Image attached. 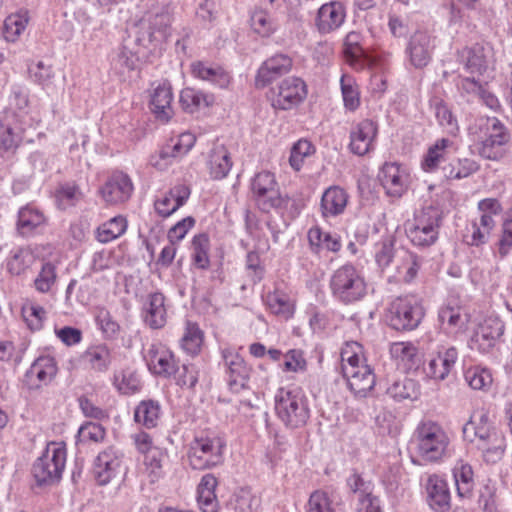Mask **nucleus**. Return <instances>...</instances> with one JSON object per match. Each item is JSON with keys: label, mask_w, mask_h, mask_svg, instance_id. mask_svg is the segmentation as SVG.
<instances>
[{"label": "nucleus", "mask_w": 512, "mask_h": 512, "mask_svg": "<svg viewBox=\"0 0 512 512\" xmlns=\"http://www.w3.org/2000/svg\"><path fill=\"white\" fill-rule=\"evenodd\" d=\"M423 316V307L414 296L399 297L391 304L389 323L396 330H413Z\"/></svg>", "instance_id": "9"}, {"label": "nucleus", "mask_w": 512, "mask_h": 512, "mask_svg": "<svg viewBox=\"0 0 512 512\" xmlns=\"http://www.w3.org/2000/svg\"><path fill=\"white\" fill-rule=\"evenodd\" d=\"M225 446V439L215 432L197 436L191 443L188 453L191 467L205 470L220 465L224 459Z\"/></svg>", "instance_id": "3"}, {"label": "nucleus", "mask_w": 512, "mask_h": 512, "mask_svg": "<svg viewBox=\"0 0 512 512\" xmlns=\"http://www.w3.org/2000/svg\"><path fill=\"white\" fill-rule=\"evenodd\" d=\"M453 475L458 496L460 498L470 497L474 487L472 467L460 461L455 465Z\"/></svg>", "instance_id": "45"}, {"label": "nucleus", "mask_w": 512, "mask_h": 512, "mask_svg": "<svg viewBox=\"0 0 512 512\" xmlns=\"http://www.w3.org/2000/svg\"><path fill=\"white\" fill-rule=\"evenodd\" d=\"M28 23V12L20 10L6 17L2 26V33L8 42H14L25 30Z\"/></svg>", "instance_id": "48"}, {"label": "nucleus", "mask_w": 512, "mask_h": 512, "mask_svg": "<svg viewBox=\"0 0 512 512\" xmlns=\"http://www.w3.org/2000/svg\"><path fill=\"white\" fill-rule=\"evenodd\" d=\"M426 491L428 503L435 512H447L450 507V492L447 483L438 475H431L427 479Z\"/></svg>", "instance_id": "28"}, {"label": "nucleus", "mask_w": 512, "mask_h": 512, "mask_svg": "<svg viewBox=\"0 0 512 512\" xmlns=\"http://www.w3.org/2000/svg\"><path fill=\"white\" fill-rule=\"evenodd\" d=\"M329 288L334 299L348 305L360 301L367 292V284L360 270L353 264H344L333 271Z\"/></svg>", "instance_id": "2"}, {"label": "nucleus", "mask_w": 512, "mask_h": 512, "mask_svg": "<svg viewBox=\"0 0 512 512\" xmlns=\"http://www.w3.org/2000/svg\"><path fill=\"white\" fill-rule=\"evenodd\" d=\"M459 59L466 71L472 75L482 76L488 69L485 49L479 44L463 48L459 52Z\"/></svg>", "instance_id": "33"}, {"label": "nucleus", "mask_w": 512, "mask_h": 512, "mask_svg": "<svg viewBox=\"0 0 512 512\" xmlns=\"http://www.w3.org/2000/svg\"><path fill=\"white\" fill-rule=\"evenodd\" d=\"M496 226L494 218L489 215H480L479 220L471 222L470 234L466 236L468 245L479 247L488 242Z\"/></svg>", "instance_id": "40"}, {"label": "nucleus", "mask_w": 512, "mask_h": 512, "mask_svg": "<svg viewBox=\"0 0 512 512\" xmlns=\"http://www.w3.org/2000/svg\"><path fill=\"white\" fill-rule=\"evenodd\" d=\"M123 472V455L114 447L101 451L94 460L93 474L99 485H107Z\"/></svg>", "instance_id": "14"}, {"label": "nucleus", "mask_w": 512, "mask_h": 512, "mask_svg": "<svg viewBox=\"0 0 512 512\" xmlns=\"http://www.w3.org/2000/svg\"><path fill=\"white\" fill-rule=\"evenodd\" d=\"M105 434L102 424L93 421L85 422L78 430V438L81 442L98 443L104 440Z\"/></svg>", "instance_id": "63"}, {"label": "nucleus", "mask_w": 512, "mask_h": 512, "mask_svg": "<svg viewBox=\"0 0 512 512\" xmlns=\"http://www.w3.org/2000/svg\"><path fill=\"white\" fill-rule=\"evenodd\" d=\"M343 375L349 389L357 397H365L375 385V375L366 362L357 365L345 364Z\"/></svg>", "instance_id": "17"}, {"label": "nucleus", "mask_w": 512, "mask_h": 512, "mask_svg": "<svg viewBox=\"0 0 512 512\" xmlns=\"http://www.w3.org/2000/svg\"><path fill=\"white\" fill-rule=\"evenodd\" d=\"M95 320L106 339L116 338L120 331V325L113 319L108 310L104 308L99 309Z\"/></svg>", "instance_id": "62"}, {"label": "nucleus", "mask_w": 512, "mask_h": 512, "mask_svg": "<svg viewBox=\"0 0 512 512\" xmlns=\"http://www.w3.org/2000/svg\"><path fill=\"white\" fill-rule=\"evenodd\" d=\"M348 203V194L338 186L327 188L321 198V212L325 218L342 214Z\"/></svg>", "instance_id": "31"}, {"label": "nucleus", "mask_w": 512, "mask_h": 512, "mask_svg": "<svg viewBox=\"0 0 512 512\" xmlns=\"http://www.w3.org/2000/svg\"><path fill=\"white\" fill-rule=\"evenodd\" d=\"M208 167L212 178H225L232 168L229 151L224 146L215 147L210 153Z\"/></svg>", "instance_id": "42"}, {"label": "nucleus", "mask_w": 512, "mask_h": 512, "mask_svg": "<svg viewBox=\"0 0 512 512\" xmlns=\"http://www.w3.org/2000/svg\"><path fill=\"white\" fill-rule=\"evenodd\" d=\"M251 191L257 206L264 212L287 206L288 197L280 194L275 175L269 171L259 172L253 177Z\"/></svg>", "instance_id": "8"}, {"label": "nucleus", "mask_w": 512, "mask_h": 512, "mask_svg": "<svg viewBox=\"0 0 512 512\" xmlns=\"http://www.w3.org/2000/svg\"><path fill=\"white\" fill-rule=\"evenodd\" d=\"M149 371L162 378H170L177 372V363L173 352L161 342L152 343L145 355Z\"/></svg>", "instance_id": "13"}, {"label": "nucleus", "mask_w": 512, "mask_h": 512, "mask_svg": "<svg viewBox=\"0 0 512 512\" xmlns=\"http://www.w3.org/2000/svg\"><path fill=\"white\" fill-rule=\"evenodd\" d=\"M221 356L229 389L233 393H239L247 389L251 367L247 365L243 357L232 347L222 348Z\"/></svg>", "instance_id": "10"}, {"label": "nucleus", "mask_w": 512, "mask_h": 512, "mask_svg": "<svg viewBox=\"0 0 512 512\" xmlns=\"http://www.w3.org/2000/svg\"><path fill=\"white\" fill-rule=\"evenodd\" d=\"M306 95L304 81L298 77H288L272 91L271 104L275 109L289 110L300 104Z\"/></svg>", "instance_id": "12"}, {"label": "nucleus", "mask_w": 512, "mask_h": 512, "mask_svg": "<svg viewBox=\"0 0 512 512\" xmlns=\"http://www.w3.org/2000/svg\"><path fill=\"white\" fill-rule=\"evenodd\" d=\"M46 218L42 211L33 205L22 207L18 212L17 231L22 236H29L44 227Z\"/></svg>", "instance_id": "35"}, {"label": "nucleus", "mask_w": 512, "mask_h": 512, "mask_svg": "<svg viewBox=\"0 0 512 512\" xmlns=\"http://www.w3.org/2000/svg\"><path fill=\"white\" fill-rule=\"evenodd\" d=\"M192 249L194 265L202 270L208 269L210 266V241L208 235L202 233L194 236L192 241Z\"/></svg>", "instance_id": "53"}, {"label": "nucleus", "mask_w": 512, "mask_h": 512, "mask_svg": "<svg viewBox=\"0 0 512 512\" xmlns=\"http://www.w3.org/2000/svg\"><path fill=\"white\" fill-rule=\"evenodd\" d=\"M35 261L34 253L27 247L13 250L7 260V270L13 275H20L32 266Z\"/></svg>", "instance_id": "47"}, {"label": "nucleus", "mask_w": 512, "mask_h": 512, "mask_svg": "<svg viewBox=\"0 0 512 512\" xmlns=\"http://www.w3.org/2000/svg\"><path fill=\"white\" fill-rule=\"evenodd\" d=\"M361 42L362 36L356 31L349 32L344 39L343 52L350 65H354L365 55Z\"/></svg>", "instance_id": "60"}, {"label": "nucleus", "mask_w": 512, "mask_h": 512, "mask_svg": "<svg viewBox=\"0 0 512 512\" xmlns=\"http://www.w3.org/2000/svg\"><path fill=\"white\" fill-rule=\"evenodd\" d=\"M346 12L343 4L331 1L323 4L317 13L316 26L321 33H330L338 29L345 21Z\"/></svg>", "instance_id": "23"}, {"label": "nucleus", "mask_w": 512, "mask_h": 512, "mask_svg": "<svg viewBox=\"0 0 512 512\" xmlns=\"http://www.w3.org/2000/svg\"><path fill=\"white\" fill-rule=\"evenodd\" d=\"M438 320L441 328L449 334L456 333L465 324L460 308L453 306L441 307L438 312Z\"/></svg>", "instance_id": "51"}, {"label": "nucleus", "mask_w": 512, "mask_h": 512, "mask_svg": "<svg viewBox=\"0 0 512 512\" xmlns=\"http://www.w3.org/2000/svg\"><path fill=\"white\" fill-rule=\"evenodd\" d=\"M22 316L31 330H40L46 318L45 309L35 302L29 301L22 306Z\"/></svg>", "instance_id": "61"}, {"label": "nucleus", "mask_w": 512, "mask_h": 512, "mask_svg": "<svg viewBox=\"0 0 512 512\" xmlns=\"http://www.w3.org/2000/svg\"><path fill=\"white\" fill-rule=\"evenodd\" d=\"M113 384L115 388L124 395L138 392L141 388V381L138 373L131 368H124L114 373Z\"/></svg>", "instance_id": "44"}, {"label": "nucleus", "mask_w": 512, "mask_h": 512, "mask_svg": "<svg viewBox=\"0 0 512 512\" xmlns=\"http://www.w3.org/2000/svg\"><path fill=\"white\" fill-rule=\"evenodd\" d=\"M189 196L190 189L188 186L176 185L155 201V209L162 217H168L184 205Z\"/></svg>", "instance_id": "30"}, {"label": "nucleus", "mask_w": 512, "mask_h": 512, "mask_svg": "<svg viewBox=\"0 0 512 512\" xmlns=\"http://www.w3.org/2000/svg\"><path fill=\"white\" fill-rule=\"evenodd\" d=\"M434 46V40L430 34L425 31H416L410 37L406 48L410 63L415 68L425 67L431 60Z\"/></svg>", "instance_id": "20"}, {"label": "nucleus", "mask_w": 512, "mask_h": 512, "mask_svg": "<svg viewBox=\"0 0 512 512\" xmlns=\"http://www.w3.org/2000/svg\"><path fill=\"white\" fill-rule=\"evenodd\" d=\"M452 146V141L447 138H441L431 146L424 158L422 166L426 171H432L438 167L439 163L445 159L447 149Z\"/></svg>", "instance_id": "55"}, {"label": "nucleus", "mask_w": 512, "mask_h": 512, "mask_svg": "<svg viewBox=\"0 0 512 512\" xmlns=\"http://www.w3.org/2000/svg\"><path fill=\"white\" fill-rule=\"evenodd\" d=\"M126 229V219L122 216H116L97 228L96 238L101 243H108L123 235Z\"/></svg>", "instance_id": "46"}, {"label": "nucleus", "mask_w": 512, "mask_h": 512, "mask_svg": "<svg viewBox=\"0 0 512 512\" xmlns=\"http://www.w3.org/2000/svg\"><path fill=\"white\" fill-rule=\"evenodd\" d=\"M174 8L169 1L153 5L142 17L128 29V39L111 61V69L122 79H126L136 70L140 53L131 48L132 42L150 52L160 50L172 34Z\"/></svg>", "instance_id": "1"}, {"label": "nucleus", "mask_w": 512, "mask_h": 512, "mask_svg": "<svg viewBox=\"0 0 512 512\" xmlns=\"http://www.w3.org/2000/svg\"><path fill=\"white\" fill-rule=\"evenodd\" d=\"M378 135V124L371 119H364L352 126L350 130V151L364 156L375 148Z\"/></svg>", "instance_id": "16"}, {"label": "nucleus", "mask_w": 512, "mask_h": 512, "mask_svg": "<svg viewBox=\"0 0 512 512\" xmlns=\"http://www.w3.org/2000/svg\"><path fill=\"white\" fill-rule=\"evenodd\" d=\"M144 473L151 483L158 481L164 475V465L167 452L161 448H151L143 454Z\"/></svg>", "instance_id": "41"}, {"label": "nucleus", "mask_w": 512, "mask_h": 512, "mask_svg": "<svg viewBox=\"0 0 512 512\" xmlns=\"http://www.w3.org/2000/svg\"><path fill=\"white\" fill-rule=\"evenodd\" d=\"M497 434L488 418H470L463 426L464 438L472 443L479 441L480 445L487 444Z\"/></svg>", "instance_id": "37"}, {"label": "nucleus", "mask_w": 512, "mask_h": 512, "mask_svg": "<svg viewBox=\"0 0 512 512\" xmlns=\"http://www.w3.org/2000/svg\"><path fill=\"white\" fill-rule=\"evenodd\" d=\"M196 137L190 132L180 134L177 138H173L167 143L159 153L150 157V164L159 169H166L174 159L180 158L187 154L194 146Z\"/></svg>", "instance_id": "15"}, {"label": "nucleus", "mask_w": 512, "mask_h": 512, "mask_svg": "<svg viewBox=\"0 0 512 512\" xmlns=\"http://www.w3.org/2000/svg\"><path fill=\"white\" fill-rule=\"evenodd\" d=\"M204 335L199 326L191 321L186 322L185 331L181 338V347L189 355H197L202 347Z\"/></svg>", "instance_id": "49"}, {"label": "nucleus", "mask_w": 512, "mask_h": 512, "mask_svg": "<svg viewBox=\"0 0 512 512\" xmlns=\"http://www.w3.org/2000/svg\"><path fill=\"white\" fill-rule=\"evenodd\" d=\"M131 178L124 172L112 173L100 189V194L108 204H119L127 201L133 192Z\"/></svg>", "instance_id": "18"}, {"label": "nucleus", "mask_w": 512, "mask_h": 512, "mask_svg": "<svg viewBox=\"0 0 512 512\" xmlns=\"http://www.w3.org/2000/svg\"><path fill=\"white\" fill-rule=\"evenodd\" d=\"M212 97L194 88H185L180 93L182 108L189 113L207 107L211 104Z\"/></svg>", "instance_id": "50"}, {"label": "nucleus", "mask_w": 512, "mask_h": 512, "mask_svg": "<svg viewBox=\"0 0 512 512\" xmlns=\"http://www.w3.org/2000/svg\"><path fill=\"white\" fill-rule=\"evenodd\" d=\"M442 213L433 206H427L415 214L413 222L409 223L406 233L414 246L428 247L438 239Z\"/></svg>", "instance_id": "6"}, {"label": "nucleus", "mask_w": 512, "mask_h": 512, "mask_svg": "<svg viewBox=\"0 0 512 512\" xmlns=\"http://www.w3.org/2000/svg\"><path fill=\"white\" fill-rule=\"evenodd\" d=\"M57 374V364L51 356H40L26 372V381L31 388L49 384Z\"/></svg>", "instance_id": "22"}, {"label": "nucleus", "mask_w": 512, "mask_h": 512, "mask_svg": "<svg viewBox=\"0 0 512 512\" xmlns=\"http://www.w3.org/2000/svg\"><path fill=\"white\" fill-rule=\"evenodd\" d=\"M81 361L96 373H106L112 363L111 349L105 343L89 346L81 355Z\"/></svg>", "instance_id": "29"}, {"label": "nucleus", "mask_w": 512, "mask_h": 512, "mask_svg": "<svg viewBox=\"0 0 512 512\" xmlns=\"http://www.w3.org/2000/svg\"><path fill=\"white\" fill-rule=\"evenodd\" d=\"M503 333V323L498 318H488L479 326L473 342L481 353H489Z\"/></svg>", "instance_id": "24"}, {"label": "nucleus", "mask_w": 512, "mask_h": 512, "mask_svg": "<svg viewBox=\"0 0 512 512\" xmlns=\"http://www.w3.org/2000/svg\"><path fill=\"white\" fill-rule=\"evenodd\" d=\"M420 265V258L415 253L405 248H399V255L388 272L390 274L389 279L393 278L396 282L410 283L416 278Z\"/></svg>", "instance_id": "21"}, {"label": "nucleus", "mask_w": 512, "mask_h": 512, "mask_svg": "<svg viewBox=\"0 0 512 512\" xmlns=\"http://www.w3.org/2000/svg\"><path fill=\"white\" fill-rule=\"evenodd\" d=\"M251 27L255 33L262 37L271 36L277 29V24L269 13L263 9H256L251 15Z\"/></svg>", "instance_id": "56"}, {"label": "nucleus", "mask_w": 512, "mask_h": 512, "mask_svg": "<svg viewBox=\"0 0 512 512\" xmlns=\"http://www.w3.org/2000/svg\"><path fill=\"white\" fill-rule=\"evenodd\" d=\"M306 512H341V507L333 493L319 489L311 493Z\"/></svg>", "instance_id": "43"}, {"label": "nucleus", "mask_w": 512, "mask_h": 512, "mask_svg": "<svg viewBox=\"0 0 512 512\" xmlns=\"http://www.w3.org/2000/svg\"><path fill=\"white\" fill-rule=\"evenodd\" d=\"M66 448L62 442H50L32 467V474L38 484L58 482L65 468Z\"/></svg>", "instance_id": "5"}, {"label": "nucleus", "mask_w": 512, "mask_h": 512, "mask_svg": "<svg viewBox=\"0 0 512 512\" xmlns=\"http://www.w3.org/2000/svg\"><path fill=\"white\" fill-rule=\"evenodd\" d=\"M143 319L152 329H160L166 324L167 310L162 293L154 292L147 296L143 304Z\"/></svg>", "instance_id": "26"}, {"label": "nucleus", "mask_w": 512, "mask_h": 512, "mask_svg": "<svg viewBox=\"0 0 512 512\" xmlns=\"http://www.w3.org/2000/svg\"><path fill=\"white\" fill-rule=\"evenodd\" d=\"M191 71L194 77L208 81L219 88H227L231 81L229 73L218 65L196 61L191 64Z\"/></svg>", "instance_id": "32"}, {"label": "nucleus", "mask_w": 512, "mask_h": 512, "mask_svg": "<svg viewBox=\"0 0 512 512\" xmlns=\"http://www.w3.org/2000/svg\"><path fill=\"white\" fill-rule=\"evenodd\" d=\"M399 255V248L395 247L393 236L386 234L374 245V259L383 272H389Z\"/></svg>", "instance_id": "34"}, {"label": "nucleus", "mask_w": 512, "mask_h": 512, "mask_svg": "<svg viewBox=\"0 0 512 512\" xmlns=\"http://www.w3.org/2000/svg\"><path fill=\"white\" fill-rule=\"evenodd\" d=\"M386 395L395 402L414 401L420 395V387L415 380L403 377L389 384Z\"/></svg>", "instance_id": "38"}, {"label": "nucleus", "mask_w": 512, "mask_h": 512, "mask_svg": "<svg viewBox=\"0 0 512 512\" xmlns=\"http://www.w3.org/2000/svg\"><path fill=\"white\" fill-rule=\"evenodd\" d=\"M309 244L314 252L320 249H326L330 252L340 251L341 237L337 233L323 231L320 227L315 226L308 230L307 233Z\"/></svg>", "instance_id": "39"}, {"label": "nucleus", "mask_w": 512, "mask_h": 512, "mask_svg": "<svg viewBox=\"0 0 512 512\" xmlns=\"http://www.w3.org/2000/svg\"><path fill=\"white\" fill-rule=\"evenodd\" d=\"M275 410L278 416H303L308 413L300 396L283 389L275 397Z\"/></svg>", "instance_id": "36"}, {"label": "nucleus", "mask_w": 512, "mask_h": 512, "mask_svg": "<svg viewBox=\"0 0 512 512\" xmlns=\"http://www.w3.org/2000/svg\"><path fill=\"white\" fill-rule=\"evenodd\" d=\"M292 68V59L286 54H276L265 60L257 71L255 84L265 87Z\"/></svg>", "instance_id": "19"}, {"label": "nucleus", "mask_w": 512, "mask_h": 512, "mask_svg": "<svg viewBox=\"0 0 512 512\" xmlns=\"http://www.w3.org/2000/svg\"><path fill=\"white\" fill-rule=\"evenodd\" d=\"M315 148L312 143L305 139L298 140L291 148L289 163L295 170L299 171L305 162V159L313 155Z\"/></svg>", "instance_id": "59"}, {"label": "nucleus", "mask_w": 512, "mask_h": 512, "mask_svg": "<svg viewBox=\"0 0 512 512\" xmlns=\"http://www.w3.org/2000/svg\"><path fill=\"white\" fill-rule=\"evenodd\" d=\"M260 506V499L249 489H240L236 494L235 509L239 512H254Z\"/></svg>", "instance_id": "64"}, {"label": "nucleus", "mask_w": 512, "mask_h": 512, "mask_svg": "<svg viewBox=\"0 0 512 512\" xmlns=\"http://www.w3.org/2000/svg\"><path fill=\"white\" fill-rule=\"evenodd\" d=\"M477 125L470 127L471 133ZM479 128H485V137L480 142L479 155L488 160H498L504 155V146L510 141V134L496 117L480 119Z\"/></svg>", "instance_id": "7"}, {"label": "nucleus", "mask_w": 512, "mask_h": 512, "mask_svg": "<svg viewBox=\"0 0 512 512\" xmlns=\"http://www.w3.org/2000/svg\"><path fill=\"white\" fill-rule=\"evenodd\" d=\"M378 179L386 194L399 199L408 190L411 177L408 170L396 162H386L381 167Z\"/></svg>", "instance_id": "11"}, {"label": "nucleus", "mask_w": 512, "mask_h": 512, "mask_svg": "<svg viewBox=\"0 0 512 512\" xmlns=\"http://www.w3.org/2000/svg\"><path fill=\"white\" fill-rule=\"evenodd\" d=\"M479 169V165L472 159L464 158L452 161L443 168V172L448 179H463Z\"/></svg>", "instance_id": "52"}, {"label": "nucleus", "mask_w": 512, "mask_h": 512, "mask_svg": "<svg viewBox=\"0 0 512 512\" xmlns=\"http://www.w3.org/2000/svg\"><path fill=\"white\" fill-rule=\"evenodd\" d=\"M458 360V350L451 347H443L433 357L426 369V374L436 380H444L454 368Z\"/></svg>", "instance_id": "27"}, {"label": "nucleus", "mask_w": 512, "mask_h": 512, "mask_svg": "<svg viewBox=\"0 0 512 512\" xmlns=\"http://www.w3.org/2000/svg\"><path fill=\"white\" fill-rule=\"evenodd\" d=\"M173 92L171 84L163 81L157 84L151 94L150 108L156 118L167 122L173 116Z\"/></svg>", "instance_id": "25"}, {"label": "nucleus", "mask_w": 512, "mask_h": 512, "mask_svg": "<svg viewBox=\"0 0 512 512\" xmlns=\"http://www.w3.org/2000/svg\"><path fill=\"white\" fill-rule=\"evenodd\" d=\"M340 85L345 108L356 110L360 105V94L355 79L351 75L343 74Z\"/></svg>", "instance_id": "54"}, {"label": "nucleus", "mask_w": 512, "mask_h": 512, "mask_svg": "<svg viewBox=\"0 0 512 512\" xmlns=\"http://www.w3.org/2000/svg\"><path fill=\"white\" fill-rule=\"evenodd\" d=\"M419 456L429 462L440 460L446 453L449 437L444 429L431 419L422 420L415 432Z\"/></svg>", "instance_id": "4"}, {"label": "nucleus", "mask_w": 512, "mask_h": 512, "mask_svg": "<svg viewBox=\"0 0 512 512\" xmlns=\"http://www.w3.org/2000/svg\"><path fill=\"white\" fill-rule=\"evenodd\" d=\"M498 254L505 258L512 250V208L506 213L496 243Z\"/></svg>", "instance_id": "57"}, {"label": "nucleus", "mask_w": 512, "mask_h": 512, "mask_svg": "<svg viewBox=\"0 0 512 512\" xmlns=\"http://www.w3.org/2000/svg\"><path fill=\"white\" fill-rule=\"evenodd\" d=\"M466 382L474 390H487L492 384V375L488 369L479 366L470 367L464 374Z\"/></svg>", "instance_id": "58"}]
</instances>
